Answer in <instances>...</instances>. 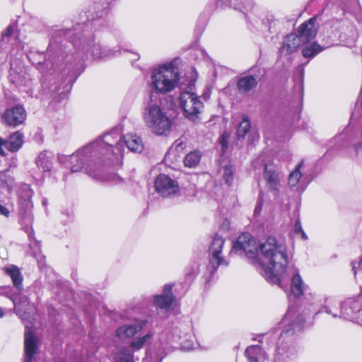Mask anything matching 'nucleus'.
Wrapping results in <instances>:
<instances>
[{
  "mask_svg": "<svg viewBox=\"0 0 362 362\" xmlns=\"http://www.w3.org/2000/svg\"><path fill=\"white\" fill-rule=\"evenodd\" d=\"M259 248L265 279L283 289L287 288L288 280L291 279V291L293 296L298 297L303 295L305 284L299 274L298 269L288 265L285 243L274 237H269L265 242L259 245Z\"/></svg>",
  "mask_w": 362,
  "mask_h": 362,
  "instance_id": "obj_1",
  "label": "nucleus"
},
{
  "mask_svg": "<svg viewBox=\"0 0 362 362\" xmlns=\"http://www.w3.org/2000/svg\"><path fill=\"white\" fill-rule=\"evenodd\" d=\"M112 134H108L104 136L103 139L96 140L70 156H60L59 160L60 162L64 163L69 160L71 163V170L72 172L81 171L85 165H87L86 168V172L95 178L102 180L104 181H112L115 183H119L121 178L116 175H109L107 177H103L100 173H96L91 168V162L95 161L98 158H100L102 155L109 153L111 151L112 144L110 143Z\"/></svg>",
  "mask_w": 362,
  "mask_h": 362,
  "instance_id": "obj_2",
  "label": "nucleus"
},
{
  "mask_svg": "<svg viewBox=\"0 0 362 362\" xmlns=\"http://www.w3.org/2000/svg\"><path fill=\"white\" fill-rule=\"evenodd\" d=\"M180 81L178 69L173 63L160 66L152 71L151 87L156 93L165 94L173 90Z\"/></svg>",
  "mask_w": 362,
  "mask_h": 362,
  "instance_id": "obj_3",
  "label": "nucleus"
},
{
  "mask_svg": "<svg viewBox=\"0 0 362 362\" xmlns=\"http://www.w3.org/2000/svg\"><path fill=\"white\" fill-rule=\"evenodd\" d=\"M144 120L151 132L158 136H166L172 129V121L161 107L149 103L144 112Z\"/></svg>",
  "mask_w": 362,
  "mask_h": 362,
  "instance_id": "obj_4",
  "label": "nucleus"
},
{
  "mask_svg": "<svg viewBox=\"0 0 362 362\" xmlns=\"http://www.w3.org/2000/svg\"><path fill=\"white\" fill-rule=\"evenodd\" d=\"M179 105L184 115L192 121H195L201 114L204 105L197 95L190 90L182 91L179 97Z\"/></svg>",
  "mask_w": 362,
  "mask_h": 362,
  "instance_id": "obj_5",
  "label": "nucleus"
},
{
  "mask_svg": "<svg viewBox=\"0 0 362 362\" xmlns=\"http://www.w3.org/2000/svg\"><path fill=\"white\" fill-rule=\"evenodd\" d=\"M156 192L163 197L175 196L180 192L178 182L169 176L161 174L155 180Z\"/></svg>",
  "mask_w": 362,
  "mask_h": 362,
  "instance_id": "obj_6",
  "label": "nucleus"
},
{
  "mask_svg": "<svg viewBox=\"0 0 362 362\" xmlns=\"http://www.w3.org/2000/svg\"><path fill=\"white\" fill-rule=\"evenodd\" d=\"M25 119L26 112L21 105L7 109L2 115L3 122L13 127L23 124Z\"/></svg>",
  "mask_w": 362,
  "mask_h": 362,
  "instance_id": "obj_7",
  "label": "nucleus"
},
{
  "mask_svg": "<svg viewBox=\"0 0 362 362\" xmlns=\"http://www.w3.org/2000/svg\"><path fill=\"white\" fill-rule=\"evenodd\" d=\"M145 325V320H137L119 326L116 329L115 334L120 339L132 338L143 329Z\"/></svg>",
  "mask_w": 362,
  "mask_h": 362,
  "instance_id": "obj_8",
  "label": "nucleus"
},
{
  "mask_svg": "<svg viewBox=\"0 0 362 362\" xmlns=\"http://www.w3.org/2000/svg\"><path fill=\"white\" fill-rule=\"evenodd\" d=\"M145 325V320H137L119 326L116 329L115 334L120 339L132 338L143 329Z\"/></svg>",
  "mask_w": 362,
  "mask_h": 362,
  "instance_id": "obj_9",
  "label": "nucleus"
},
{
  "mask_svg": "<svg viewBox=\"0 0 362 362\" xmlns=\"http://www.w3.org/2000/svg\"><path fill=\"white\" fill-rule=\"evenodd\" d=\"M224 245L223 239L218 236L216 235L213 241L211 243L210 247V252L211 255V257L210 259V263L214 269H216L219 265H226L227 262L224 260V259L220 255L222 251V248Z\"/></svg>",
  "mask_w": 362,
  "mask_h": 362,
  "instance_id": "obj_10",
  "label": "nucleus"
},
{
  "mask_svg": "<svg viewBox=\"0 0 362 362\" xmlns=\"http://www.w3.org/2000/svg\"><path fill=\"white\" fill-rule=\"evenodd\" d=\"M23 134L20 132H14L6 140L0 138V154L6 155L4 148L11 152L17 151L23 144Z\"/></svg>",
  "mask_w": 362,
  "mask_h": 362,
  "instance_id": "obj_11",
  "label": "nucleus"
},
{
  "mask_svg": "<svg viewBox=\"0 0 362 362\" xmlns=\"http://www.w3.org/2000/svg\"><path fill=\"white\" fill-rule=\"evenodd\" d=\"M37 337L33 335L31 331L25 332L24 339L25 357L23 362H35L34 356L37 353Z\"/></svg>",
  "mask_w": 362,
  "mask_h": 362,
  "instance_id": "obj_12",
  "label": "nucleus"
},
{
  "mask_svg": "<svg viewBox=\"0 0 362 362\" xmlns=\"http://www.w3.org/2000/svg\"><path fill=\"white\" fill-rule=\"evenodd\" d=\"M281 324L284 327H289L285 329V333L288 334L296 330H300L303 325V320L301 318L300 319L299 317L296 315V312L294 309L290 308L284 315V317L281 321Z\"/></svg>",
  "mask_w": 362,
  "mask_h": 362,
  "instance_id": "obj_13",
  "label": "nucleus"
},
{
  "mask_svg": "<svg viewBox=\"0 0 362 362\" xmlns=\"http://www.w3.org/2000/svg\"><path fill=\"white\" fill-rule=\"evenodd\" d=\"M341 309V315L345 319L354 320L361 309V302L355 299L346 300L342 303Z\"/></svg>",
  "mask_w": 362,
  "mask_h": 362,
  "instance_id": "obj_14",
  "label": "nucleus"
},
{
  "mask_svg": "<svg viewBox=\"0 0 362 362\" xmlns=\"http://www.w3.org/2000/svg\"><path fill=\"white\" fill-rule=\"evenodd\" d=\"M303 43L300 37L294 33L288 35L279 49L281 56H287L295 52Z\"/></svg>",
  "mask_w": 362,
  "mask_h": 362,
  "instance_id": "obj_15",
  "label": "nucleus"
},
{
  "mask_svg": "<svg viewBox=\"0 0 362 362\" xmlns=\"http://www.w3.org/2000/svg\"><path fill=\"white\" fill-rule=\"evenodd\" d=\"M315 17L310 18L299 27L298 36L300 37L303 42H308L315 37L317 34V28L315 26Z\"/></svg>",
  "mask_w": 362,
  "mask_h": 362,
  "instance_id": "obj_16",
  "label": "nucleus"
},
{
  "mask_svg": "<svg viewBox=\"0 0 362 362\" xmlns=\"http://www.w3.org/2000/svg\"><path fill=\"white\" fill-rule=\"evenodd\" d=\"M264 178L272 190L277 191L279 189L280 186L279 173L274 165H265Z\"/></svg>",
  "mask_w": 362,
  "mask_h": 362,
  "instance_id": "obj_17",
  "label": "nucleus"
},
{
  "mask_svg": "<svg viewBox=\"0 0 362 362\" xmlns=\"http://www.w3.org/2000/svg\"><path fill=\"white\" fill-rule=\"evenodd\" d=\"M172 286L167 284L163 287V293L156 296L155 304L163 309H168L173 303L175 298L171 293Z\"/></svg>",
  "mask_w": 362,
  "mask_h": 362,
  "instance_id": "obj_18",
  "label": "nucleus"
},
{
  "mask_svg": "<svg viewBox=\"0 0 362 362\" xmlns=\"http://www.w3.org/2000/svg\"><path fill=\"white\" fill-rule=\"evenodd\" d=\"M124 142L129 151L141 153L144 150V142L140 136L134 134H127L124 136Z\"/></svg>",
  "mask_w": 362,
  "mask_h": 362,
  "instance_id": "obj_19",
  "label": "nucleus"
},
{
  "mask_svg": "<svg viewBox=\"0 0 362 362\" xmlns=\"http://www.w3.org/2000/svg\"><path fill=\"white\" fill-rule=\"evenodd\" d=\"M12 300L16 314L23 319L27 310H28L29 301L28 298L26 296L15 297Z\"/></svg>",
  "mask_w": 362,
  "mask_h": 362,
  "instance_id": "obj_20",
  "label": "nucleus"
},
{
  "mask_svg": "<svg viewBox=\"0 0 362 362\" xmlns=\"http://www.w3.org/2000/svg\"><path fill=\"white\" fill-rule=\"evenodd\" d=\"M153 336V332L152 331H148L146 334L136 337L132 341L130 348L133 351L140 350L146 344L151 341Z\"/></svg>",
  "mask_w": 362,
  "mask_h": 362,
  "instance_id": "obj_21",
  "label": "nucleus"
},
{
  "mask_svg": "<svg viewBox=\"0 0 362 362\" xmlns=\"http://www.w3.org/2000/svg\"><path fill=\"white\" fill-rule=\"evenodd\" d=\"M6 272L11 278L14 286L18 289H21L23 278L18 268L14 265H11L6 268Z\"/></svg>",
  "mask_w": 362,
  "mask_h": 362,
  "instance_id": "obj_22",
  "label": "nucleus"
},
{
  "mask_svg": "<svg viewBox=\"0 0 362 362\" xmlns=\"http://www.w3.org/2000/svg\"><path fill=\"white\" fill-rule=\"evenodd\" d=\"M257 85L256 78L252 76H246L240 78L238 82L240 91L247 92Z\"/></svg>",
  "mask_w": 362,
  "mask_h": 362,
  "instance_id": "obj_23",
  "label": "nucleus"
},
{
  "mask_svg": "<svg viewBox=\"0 0 362 362\" xmlns=\"http://www.w3.org/2000/svg\"><path fill=\"white\" fill-rule=\"evenodd\" d=\"M255 238L249 233H243L240 235L236 242L233 245V251L235 252H240L244 247H248V243H250Z\"/></svg>",
  "mask_w": 362,
  "mask_h": 362,
  "instance_id": "obj_24",
  "label": "nucleus"
},
{
  "mask_svg": "<svg viewBox=\"0 0 362 362\" xmlns=\"http://www.w3.org/2000/svg\"><path fill=\"white\" fill-rule=\"evenodd\" d=\"M115 362H134L133 351L127 346L121 348L115 355Z\"/></svg>",
  "mask_w": 362,
  "mask_h": 362,
  "instance_id": "obj_25",
  "label": "nucleus"
},
{
  "mask_svg": "<svg viewBox=\"0 0 362 362\" xmlns=\"http://www.w3.org/2000/svg\"><path fill=\"white\" fill-rule=\"evenodd\" d=\"M201 159V154L199 151H192L189 153L185 158L184 163L185 166L194 168L198 165Z\"/></svg>",
  "mask_w": 362,
  "mask_h": 362,
  "instance_id": "obj_26",
  "label": "nucleus"
},
{
  "mask_svg": "<svg viewBox=\"0 0 362 362\" xmlns=\"http://www.w3.org/2000/svg\"><path fill=\"white\" fill-rule=\"evenodd\" d=\"M322 50V47L318 44L313 42L305 47L302 50V54L304 57H313Z\"/></svg>",
  "mask_w": 362,
  "mask_h": 362,
  "instance_id": "obj_27",
  "label": "nucleus"
},
{
  "mask_svg": "<svg viewBox=\"0 0 362 362\" xmlns=\"http://www.w3.org/2000/svg\"><path fill=\"white\" fill-rule=\"evenodd\" d=\"M250 129V122L247 116L243 115L242 122L239 124L237 129V136L244 138L246 134Z\"/></svg>",
  "mask_w": 362,
  "mask_h": 362,
  "instance_id": "obj_28",
  "label": "nucleus"
},
{
  "mask_svg": "<svg viewBox=\"0 0 362 362\" xmlns=\"http://www.w3.org/2000/svg\"><path fill=\"white\" fill-rule=\"evenodd\" d=\"M260 352L261 348L259 346H251L246 349L245 355L249 362H257Z\"/></svg>",
  "mask_w": 362,
  "mask_h": 362,
  "instance_id": "obj_29",
  "label": "nucleus"
},
{
  "mask_svg": "<svg viewBox=\"0 0 362 362\" xmlns=\"http://www.w3.org/2000/svg\"><path fill=\"white\" fill-rule=\"evenodd\" d=\"M303 163H299L296 168L291 173L289 177H288V184L291 187H296L298 183L300 181V179L301 178L302 173L300 171V168L302 167Z\"/></svg>",
  "mask_w": 362,
  "mask_h": 362,
  "instance_id": "obj_30",
  "label": "nucleus"
},
{
  "mask_svg": "<svg viewBox=\"0 0 362 362\" xmlns=\"http://www.w3.org/2000/svg\"><path fill=\"white\" fill-rule=\"evenodd\" d=\"M248 244V247H244L241 252L245 253L249 258H254L256 257L258 251V247L257 245L255 239L252 240V242Z\"/></svg>",
  "mask_w": 362,
  "mask_h": 362,
  "instance_id": "obj_31",
  "label": "nucleus"
},
{
  "mask_svg": "<svg viewBox=\"0 0 362 362\" xmlns=\"http://www.w3.org/2000/svg\"><path fill=\"white\" fill-rule=\"evenodd\" d=\"M233 170L230 166H225L223 168V177L226 183L230 185L233 180Z\"/></svg>",
  "mask_w": 362,
  "mask_h": 362,
  "instance_id": "obj_32",
  "label": "nucleus"
},
{
  "mask_svg": "<svg viewBox=\"0 0 362 362\" xmlns=\"http://www.w3.org/2000/svg\"><path fill=\"white\" fill-rule=\"evenodd\" d=\"M13 179L11 176L6 175L5 172H0V185H6L11 189V184Z\"/></svg>",
  "mask_w": 362,
  "mask_h": 362,
  "instance_id": "obj_33",
  "label": "nucleus"
},
{
  "mask_svg": "<svg viewBox=\"0 0 362 362\" xmlns=\"http://www.w3.org/2000/svg\"><path fill=\"white\" fill-rule=\"evenodd\" d=\"M294 231L296 233H300L302 238L307 239V235L303 230L301 224L299 221H297L294 225Z\"/></svg>",
  "mask_w": 362,
  "mask_h": 362,
  "instance_id": "obj_34",
  "label": "nucleus"
},
{
  "mask_svg": "<svg viewBox=\"0 0 362 362\" xmlns=\"http://www.w3.org/2000/svg\"><path fill=\"white\" fill-rule=\"evenodd\" d=\"M228 138H229V134L226 132L223 133V135L221 136V138L220 140V144L223 149L226 148L228 147Z\"/></svg>",
  "mask_w": 362,
  "mask_h": 362,
  "instance_id": "obj_35",
  "label": "nucleus"
},
{
  "mask_svg": "<svg viewBox=\"0 0 362 362\" xmlns=\"http://www.w3.org/2000/svg\"><path fill=\"white\" fill-rule=\"evenodd\" d=\"M92 54L95 59H100L103 57L101 54V48L99 45H95L93 50Z\"/></svg>",
  "mask_w": 362,
  "mask_h": 362,
  "instance_id": "obj_36",
  "label": "nucleus"
},
{
  "mask_svg": "<svg viewBox=\"0 0 362 362\" xmlns=\"http://www.w3.org/2000/svg\"><path fill=\"white\" fill-rule=\"evenodd\" d=\"M13 33V28L9 26L6 28V30H5L4 33H2V36L5 37H9L12 35Z\"/></svg>",
  "mask_w": 362,
  "mask_h": 362,
  "instance_id": "obj_37",
  "label": "nucleus"
},
{
  "mask_svg": "<svg viewBox=\"0 0 362 362\" xmlns=\"http://www.w3.org/2000/svg\"><path fill=\"white\" fill-rule=\"evenodd\" d=\"M0 214H3L6 216H8L9 214V211L4 206L0 205Z\"/></svg>",
  "mask_w": 362,
  "mask_h": 362,
  "instance_id": "obj_38",
  "label": "nucleus"
},
{
  "mask_svg": "<svg viewBox=\"0 0 362 362\" xmlns=\"http://www.w3.org/2000/svg\"><path fill=\"white\" fill-rule=\"evenodd\" d=\"M238 0H231L230 2H229V4L231 6H233L235 8H237V9H240L241 8L240 6H238V5L237 4V2Z\"/></svg>",
  "mask_w": 362,
  "mask_h": 362,
  "instance_id": "obj_39",
  "label": "nucleus"
},
{
  "mask_svg": "<svg viewBox=\"0 0 362 362\" xmlns=\"http://www.w3.org/2000/svg\"><path fill=\"white\" fill-rule=\"evenodd\" d=\"M192 77L194 78L193 79H192L189 82V86L191 87L192 86H193L195 83V81H196V76H197V74L194 73L193 71H192Z\"/></svg>",
  "mask_w": 362,
  "mask_h": 362,
  "instance_id": "obj_40",
  "label": "nucleus"
},
{
  "mask_svg": "<svg viewBox=\"0 0 362 362\" xmlns=\"http://www.w3.org/2000/svg\"><path fill=\"white\" fill-rule=\"evenodd\" d=\"M42 156H44V155H43V154H40V155L38 156L37 159V161H36V162H37V164L38 165V166H40V165H42V162H41V159H42Z\"/></svg>",
  "mask_w": 362,
  "mask_h": 362,
  "instance_id": "obj_41",
  "label": "nucleus"
},
{
  "mask_svg": "<svg viewBox=\"0 0 362 362\" xmlns=\"http://www.w3.org/2000/svg\"><path fill=\"white\" fill-rule=\"evenodd\" d=\"M358 103H360L362 107V87H361V92H360V95H359L358 99Z\"/></svg>",
  "mask_w": 362,
  "mask_h": 362,
  "instance_id": "obj_42",
  "label": "nucleus"
},
{
  "mask_svg": "<svg viewBox=\"0 0 362 362\" xmlns=\"http://www.w3.org/2000/svg\"><path fill=\"white\" fill-rule=\"evenodd\" d=\"M362 148V142L358 145H356V149L358 150L359 148Z\"/></svg>",
  "mask_w": 362,
  "mask_h": 362,
  "instance_id": "obj_43",
  "label": "nucleus"
},
{
  "mask_svg": "<svg viewBox=\"0 0 362 362\" xmlns=\"http://www.w3.org/2000/svg\"><path fill=\"white\" fill-rule=\"evenodd\" d=\"M4 313L3 312V310H1V308H0V317H2L4 316Z\"/></svg>",
  "mask_w": 362,
  "mask_h": 362,
  "instance_id": "obj_44",
  "label": "nucleus"
},
{
  "mask_svg": "<svg viewBox=\"0 0 362 362\" xmlns=\"http://www.w3.org/2000/svg\"><path fill=\"white\" fill-rule=\"evenodd\" d=\"M250 3H247V5H245V6H243V8H248V7H250Z\"/></svg>",
  "mask_w": 362,
  "mask_h": 362,
  "instance_id": "obj_45",
  "label": "nucleus"
},
{
  "mask_svg": "<svg viewBox=\"0 0 362 362\" xmlns=\"http://www.w3.org/2000/svg\"><path fill=\"white\" fill-rule=\"evenodd\" d=\"M359 267L362 268V257H361V259L359 262Z\"/></svg>",
  "mask_w": 362,
  "mask_h": 362,
  "instance_id": "obj_46",
  "label": "nucleus"
},
{
  "mask_svg": "<svg viewBox=\"0 0 362 362\" xmlns=\"http://www.w3.org/2000/svg\"><path fill=\"white\" fill-rule=\"evenodd\" d=\"M226 1H227L228 0H225Z\"/></svg>",
  "mask_w": 362,
  "mask_h": 362,
  "instance_id": "obj_47",
  "label": "nucleus"
}]
</instances>
